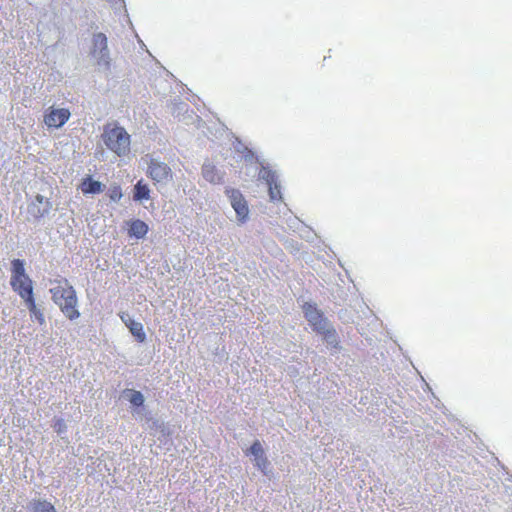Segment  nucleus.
I'll use <instances>...</instances> for the list:
<instances>
[{
	"instance_id": "f257e3e1",
	"label": "nucleus",
	"mask_w": 512,
	"mask_h": 512,
	"mask_svg": "<svg viewBox=\"0 0 512 512\" xmlns=\"http://www.w3.org/2000/svg\"><path fill=\"white\" fill-rule=\"evenodd\" d=\"M50 293L53 302L68 319L75 320L80 316L76 291L67 279L60 280L56 287L50 289Z\"/></svg>"
},
{
	"instance_id": "f03ea898",
	"label": "nucleus",
	"mask_w": 512,
	"mask_h": 512,
	"mask_svg": "<svg viewBox=\"0 0 512 512\" xmlns=\"http://www.w3.org/2000/svg\"><path fill=\"white\" fill-rule=\"evenodd\" d=\"M102 140L106 147L118 156H125L130 151V135L123 127H105Z\"/></svg>"
},
{
	"instance_id": "7ed1b4c3",
	"label": "nucleus",
	"mask_w": 512,
	"mask_h": 512,
	"mask_svg": "<svg viewBox=\"0 0 512 512\" xmlns=\"http://www.w3.org/2000/svg\"><path fill=\"white\" fill-rule=\"evenodd\" d=\"M91 55L95 59L99 69H110L111 57L108 49V40L104 33H95L92 38Z\"/></svg>"
},
{
	"instance_id": "20e7f679",
	"label": "nucleus",
	"mask_w": 512,
	"mask_h": 512,
	"mask_svg": "<svg viewBox=\"0 0 512 512\" xmlns=\"http://www.w3.org/2000/svg\"><path fill=\"white\" fill-rule=\"evenodd\" d=\"M147 173L155 183L162 185H166L173 178L172 170L168 164L153 157L149 159Z\"/></svg>"
},
{
	"instance_id": "39448f33",
	"label": "nucleus",
	"mask_w": 512,
	"mask_h": 512,
	"mask_svg": "<svg viewBox=\"0 0 512 512\" xmlns=\"http://www.w3.org/2000/svg\"><path fill=\"white\" fill-rule=\"evenodd\" d=\"M242 146V150L240 148H237V150L244 154V159L246 162L253 163L256 162L260 165V170L258 173L259 179L265 181V183L269 186L272 185V183H276L278 181V175L277 172L270 169L264 161L260 160L258 157H256L252 150H250L246 146Z\"/></svg>"
},
{
	"instance_id": "423d86ee",
	"label": "nucleus",
	"mask_w": 512,
	"mask_h": 512,
	"mask_svg": "<svg viewBox=\"0 0 512 512\" xmlns=\"http://www.w3.org/2000/svg\"><path fill=\"white\" fill-rule=\"evenodd\" d=\"M225 193L229 198L230 204L236 212L237 218L241 223L248 219L249 208L242 193L234 188H226Z\"/></svg>"
},
{
	"instance_id": "0eeeda50",
	"label": "nucleus",
	"mask_w": 512,
	"mask_h": 512,
	"mask_svg": "<svg viewBox=\"0 0 512 512\" xmlns=\"http://www.w3.org/2000/svg\"><path fill=\"white\" fill-rule=\"evenodd\" d=\"M303 313L306 320L309 322L315 332L323 330L325 325L329 323V320L323 315V313L316 307L315 304L306 302L303 305Z\"/></svg>"
},
{
	"instance_id": "6e6552de",
	"label": "nucleus",
	"mask_w": 512,
	"mask_h": 512,
	"mask_svg": "<svg viewBox=\"0 0 512 512\" xmlns=\"http://www.w3.org/2000/svg\"><path fill=\"white\" fill-rule=\"evenodd\" d=\"M52 203L41 194H37L35 199L27 206L28 215L34 220H39L49 214Z\"/></svg>"
},
{
	"instance_id": "1a4fd4ad",
	"label": "nucleus",
	"mask_w": 512,
	"mask_h": 512,
	"mask_svg": "<svg viewBox=\"0 0 512 512\" xmlns=\"http://www.w3.org/2000/svg\"><path fill=\"white\" fill-rule=\"evenodd\" d=\"M248 453L254 457L255 466L265 475L268 474L270 462L267 459L262 444L255 440L248 450Z\"/></svg>"
},
{
	"instance_id": "9d476101",
	"label": "nucleus",
	"mask_w": 512,
	"mask_h": 512,
	"mask_svg": "<svg viewBox=\"0 0 512 512\" xmlns=\"http://www.w3.org/2000/svg\"><path fill=\"white\" fill-rule=\"evenodd\" d=\"M70 118L68 109H51L44 117V123L50 128L62 127Z\"/></svg>"
},
{
	"instance_id": "9b49d317",
	"label": "nucleus",
	"mask_w": 512,
	"mask_h": 512,
	"mask_svg": "<svg viewBox=\"0 0 512 512\" xmlns=\"http://www.w3.org/2000/svg\"><path fill=\"white\" fill-rule=\"evenodd\" d=\"M12 289L20 296L24 301L33 297V281L30 277H24L21 279L10 280Z\"/></svg>"
},
{
	"instance_id": "f8f14e48",
	"label": "nucleus",
	"mask_w": 512,
	"mask_h": 512,
	"mask_svg": "<svg viewBox=\"0 0 512 512\" xmlns=\"http://www.w3.org/2000/svg\"><path fill=\"white\" fill-rule=\"evenodd\" d=\"M203 178L212 184H221L224 181V172L216 168L210 162H205L202 166Z\"/></svg>"
},
{
	"instance_id": "ddd939ff",
	"label": "nucleus",
	"mask_w": 512,
	"mask_h": 512,
	"mask_svg": "<svg viewBox=\"0 0 512 512\" xmlns=\"http://www.w3.org/2000/svg\"><path fill=\"white\" fill-rule=\"evenodd\" d=\"M123 396L127 399L132 406L135 407L133 411V415L140 416L142 415L143 405L145 402L144 395L137 390L134 389H126L123 392Z\"/></svg>"
},
{
	"instance_id": "4468645a",
	"label": "nucleus",
	"mask_w": 512,
	"mask_h": 512,
	"mask_svg": "<svg viewBox=\"0 0 512 512\" xmlns=\"http://www.w3.org/2000/svg\"><path fill=\"white\" fill-rule=\"evenodd\" d=\"M121 319L138 342L143 343L146 340V334L141 322L135 321L128 314L122 315Z\"/></svg>"
},
{
	"instance_id": "2eb2a0df",
	"label": "nucleus",
	"mask_w": 512,
	"mask_h": 512,
	"mask_svg": "<svg viewBox=\"0 0 512 512\" xmlns=\"http://www.w3.org/2000/svg\"><path fill=\"white\" fill-rule=\"evenodd\" d=\"M24 302L29 310L31 319L36 320L40 325H45L46 320L43 309L35 303L34 296L26 299Z\"/></svg>"
},
{
	"instance_id": "dca6fc26",
	"label": "nucleus",
	"mask_w": 512,
	"mask_h": 512,
	"mask_svg": "<svg viewBox=\"0 0 512 512\" xmlns=\"http://www.w3.org/2000/svg\"><path fill=\"white\" fill-rule=\"evenodd\" d=\"M27 512H57L52 503L46 499H33L27 505Z\"/></svg>"
},
{
	"instance_id": "f3484780",
	"label": "nucleus",
	"mask_w": 512,
	"mask_h": 512,
	"mask_svg": "<svg viewBox=\"0 0 512 512\" xmlns=\"http://www.w3.org/2000/svg\"><path fill=\"white\" fill-rule=\"evenodd\" d=\"M148 230V225L144 221L136 219L130 222L128 234L130 237L142 239L148 233Z\"/></svg>"
},
{
	"instance_id": "a211bd4d",
	"label": "nucleus",
	"mask_w": 512,
	"mask_h": 512,
	"mask_svg": "<svg viewBox=\"0 0 512 512\" xmlns=\"http://www.w3.org/2000/svg\"><path fill=\"white\" fill-rule=\"evenodd\" d=\"M317 333L323 336V339L329 346L333 348L338 347V335L330 322L327 325H325V328L323 330H320Z\"/></svg>"
},
{
	"instance_id": "6ab92c4d",
	"label": "nucleus",
	"mask_w": 512,
	"mask_h": 512,
	"mask_svg": "<svg viewBox=\"0 0 512 512\" xmlns=\"http://www.w3.org/2000/svg\"><path fill=\"white\" fill-rule=\"evenodd\" d=\"M103 184L99 181L93 180L91 177L83 179L81 183V190L84 194H97L103 191Z\"/></svg>"
},
{
	"instance_id": "aec40b11",
	"label": "nucleus",
	"mask_w": 512,
	"mask_h": 512,
	"mask_svg": "<svg viewBox=\"0 0 512 512\" xmlns=\"http://www.w3.org/2000/svg\"><path fill=\"white\" fill-rule=\"evenodd\" d=\"M24 277H29L25 271V263L21 259H14L11 262V279L16 280Z\"/></svg>"
},
{
	"instance_id": "412c9836",
	"label": "nucleus",
	"mask_w": 512,
	"mask_h": 512,
	"mask_svg": "<svg viewBox=\"0 0 512 512\" xmlns=\"http://www.w3.org/2000/svg\"><path fill=\"white\" fill-rule=\"evenodd\" d=\"M133 198L135 201L148 200L150 198V189L148 185L143 184L142 181H138L134 186Z\"/></svg>"
},
{
	"instance_id": "4be33fe9",
	"label": "nucleus",
	"mask_w": 512,
	"mask_h": 512,
	"mask_svg": "<svg viewBox=\"0 0 512 512\" xmlns=\"http://www.w3.org/2000/svg\"><path fill=\"white\" fill-rule=\"evenodd\" d=\"M269 188V197L271 201H281L282 200V194H281V187L279 184V181H276V183H272V185L268 186Z\"/></svg>"
},
{
	"instance_id": "5701e85b",
	"label": "nucleus",
	"mask_w": 512,
	"mask_h": 512,
	"mask_svg": "<svg viewBox=\"0 0 512 512\" xmlns=\"http://www.w3.org/2000/svg\"><path fill=\"white\" fill-rule=\"evenodd\" d=\"M53 427L59 435L66 433L67 425L63 419H57Z\"/></svg>"
},
{
	"instance_id": "b1692460",
	"label": "nucleus",
	"mask_w": 512,
	"mask_h": 512,
	"mask_svg": "<svg viewBox=\"0 0 512 512\" xmlns=\"http://www.w3.org/2000/svg\"><path fill=\"white\" fill-rule=\"evenodd\" d=\"M110 199L114 202H118L122 197V192L120 188L116 187L110 191Z\"/></svg>"
}]
</instances>
